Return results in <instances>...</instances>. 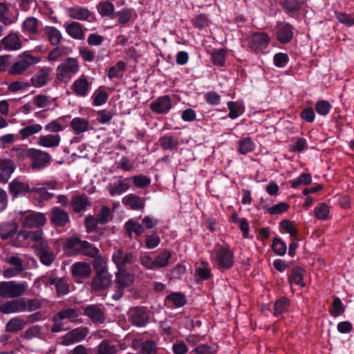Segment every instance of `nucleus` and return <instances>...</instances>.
<instances>
[{
    "mask_svg": "<svg viewBox=\"0 0 354 354\" xmlns=\"http://www.w3.org/2000/svg\"><path fill=\"white\" fill-rule=\"evenodd\" d=\"M80 65L77 58L68 57L59 64L55 71L56 80L67 84L79 73Z\"/></svg>",
    "mask_w": 354,
    "mask_h": 354,
    "instance_id": "1",
    "label": "nucleus"
},
{
    "mask_svg": "<svg viewBox=\"0 0 354 354\" xmlns=\"http://www.w3.org/2000/svg\"><path fill=\"white\" fill-rule=\"evenodd\" d=\"M40 62L37 57L31 55L28 51L19 55L15 63L9 68L8 73L12 75L23 74L31 66Z\"/></svg>",
    "mask_w": 354,
    "mask_h": 354,
    "instance_id": "2",
    "label": "nucleus"
},
{
    "mask_svg": "<svg viewBox=\"0 0 354 354\" xmlns=\"http://www.w3.org/2000/svg\"><path fill=\"white\" fill-rule=\"evenodd\" d=\"M15 218L19 220L24 227H39L44 225L46 222V218L44 214L30 210L16 212Z\"/></svg>",
    "mask_w": 354,
    "mask_h": 354,
    "instance_id": "3",
    "label": "nucleus"
},
{
    "mask_svg": "<svg viewBox=\"0 0 354 354\" xmlns=\"http://www.w3.org/2000/svg\"><path fill=\"white\" fill-rule=\"evenodd\" d=\"M28 288V283L15 281L0 282V296L3 298H15L21 296Z\"/></svg>",
    "mask_w": 354,
    "mask_h": 354,
    "instance_id": "4",
    "label": "nucleus"
},
{
    "mask_svg": "<svg viewBox=\"0 0 354 354\" xmlns=\"http://www.w3.org/2000/svg\"><path fill=\"white\" fill-rule=\"evenodd\" d=\"M23 156L31 160L34 169H41L46 167L50 161L49 153L39 149L30 148L22 152Z\"/></svg>",
    "mask_w": 354,
    "mask_h": 354,
    "instance_id": "5",
    "label": "nucleus"
},
{
    "mask_svg": "<svg viewBox=\"0 0 354 354\" xmlns=\"http://www.w3.org/2000/svg\"><path fill=\"white\" fill-rule=\"evenodd\" d=\"M92 84V81L88 77L82 75L73 82L70 89L75 96L84 98L88 95Z\"/></svg>",
    "mask_w": 354,
    "mask_h": 354,
    "instance_id": "6",
    "label": "nucleus"
},
{
    "mask_svg": "<svg viewBox=\"0 0 354 354\" xmlns=\"http://www.w3.org/2000/svg\"><path fill=\"white\" fill-rule=\"evenodd\" d=\"M270 41L269 35L264 32H257L251 34L248 37V47L255 53L262 51L266 48Z\"/></svg>",
    "mask_w": 354,
    "mask_h": 354,
    "instance_id": "7",
    "label": "nucleus"
},
{
    "mask_svg": "<svg viewBox=\"0 0 354 354\" xmlns=\"http://www.w3.org/2000/svg\"><path fill=\"white\" fill-rule=\"evenodd\" d=\"M232 251L225 247H221L216 252V265L219 268L229 269L234 265Z\"/></svg>",
    "mask_w": 354,
    "mask_h": 354,
    "instance_id": "8",
    "label": "nucleus"
},
{
    "mask_svg": "<svg viewBox=\"0 0 354 354\" xmlns=\"http://www.w3.org/2000/svg\"><path fill=\"white\" fill-rule=\"evenodd\" d=\"M88 333V330L85 327L75 328L64 335L61 339V344L69 346L85 339Z\"/></svg>",
    "mask_w": 354,
    "mask_h": 354,
    "instance_id": "9",
    "label": "nucleus"
},
{
    "mask_svg": "<svg viewBox=\"0 0 354 354\" xmlns=\"http://www.w3.org/2000/svg\"><path fill=\"white\" fill-rule=\"evenodd\" d=\"M131 347L139 352L136 353H128L127 354H151L156 350V345L152 340L136 338L132 340Z\"/></svg>",
    "mask_w": 354,
    "mask_h": 354,
    "instance_id": "10",
    "label": "nucleus"
},
{
    "mask_svg": "<svg viewBox=\"0 0 354 354\" xmlns=\"http://www.w3.org/2000/svg\"><path fill=\"white\" fill-rule=\"evenodd\" d=\"M112 282V275L109 272L95 273L91 281V288L94 290H104L109 288Z\"/></svg>",
    "mask_w": 354,
    "mask_h": 354,
    "instance_id": "11",
    "label": "nucleus"
},
{
    "mask_svg": "<svg viewBox=\"0 0 354 354\" xmlns=\"http://www.w3.org/2000/svg\"><path fill=\"white\" fill-rule=\"evenodd\" d=\"M35 252L39 257L41 263L45 266H49L55 260V255L50 250L47 242H41L37 246Z\"/></svg>",
    "mask_w": 354,
    "mask_h": 354,
    "instance_id": "12",
    "label": "nucleus"
},
{
    "mask_svg": "<svg viewBox=\"0 0 354 354\" xmlns=\"http://www.w3.org/2000/svg\"><path fill=\"white\" fill-rule=\"evenodd\" d=\"M135 281L134 274L124 269L118 270L115 272V283L118 289H124L133 284Z\"/></svg>",
    "mask_w": 354,
    "mask_h": 354,
    "instance_id": "13",
    "label": "nucleus"
},
{
    "mask_svg": "<svg viewBox=\"0 0 354 354\" xmlns=\"http://www.w3.org/2000/svg\"><path fill=\"white\" fill-rule=\"evenodd\" d=\"M133 256L131 252H124L120 249H115L112 254V261L118 270L124 269L127 264L133 262Z\"/></svg>",
    "mask_w": 354,
    "mask_h": 354,
    "instance_id": "14",
    "label": "nucleus"
},
{
    "mask_svg": "<svg viewBox=\"0 0 354 354\" xmlns=\"http://www.w3.org/2000/svg\"><path fill=\"white\" fill-rule=\"evenodd\" d=\"M21 41L16 33H10L0 41V47L6 50H18L21 48Z\"/></svg>",
    "mask_w": 354,
    "mask_h": 354,
    "instance_id": "15",
    "label": "nucleus"
},
{
    "mask_svg": "<svg viewBox=\"0 0 354 354\" xmlns=\"http://www.w3.org/2000/svg\"><path fill=\"white\" fill-rule=\"evenodd\" d=\"M70 128L75 136H83L89 130L90 123L86 118L75 117L70 122Z\"/></svg>",
    "mask_w": 354,
    "mask_h": 354,
    "instance_id": "16",
    "label": "nucleus"
},
{
    "mask_svg": "<svg viewBox=\"0 0 354 354\" xmlns=\"http://www.w3.org/2000/svg\"><path fill=\"white\" fill-rule=\"evenodd\" d=\"M0 310L6 314L24 312L26 310V304L24 299L11 300L2 304Z\"/></svg>",
    "mask_w": 354,
    "mask_h": 354,
    "instance_id": "17",
    "label": "nucleus"
},
{
    "mask_svg": "<svg viewBox=\"0 0 354 354\" xmlns=\"http://www.w3.org/2000/svg\"><path fill=\"white\" fill-rule=\"evenodd\" d=\"M51 72L52 69L50 67L41 68L39 72L30 79L32 85L37 88L46 85L50 79Z\"/></svg>",
    "mask_w": 354,
    "mask_h": 354,
    "instance_id": "18",
    "label": "nucleus"
},
{
    "mask_svg": "<svg viewBox=\"0 0 354 354\" xmlns=\"http://www.w3.org/2000/svg\"><path fill=\"white\" fill-rule=\"evenodd\" d=\"M151 109L157 113H167L171 108L170 97L167 95L160 97L150 105Z\"/></svg>",
    "mask_w": 354,
    "mask_h": 354,
    "instance_id": "19",
    "label": "nucleus"
},
{
    "mask_svg": "<svg viewBox=\"0 0 354 354\" xmlns=\"http://www.w3.org/2000/svg\"><path fill=\"white\" fill-rule=\"evenodd\" d=\"M15 169L13 162L10 160H0V182L7 183Z\"/></svg>",
    "mask_w": 354,
    "mask_h": 354,
    "instance_id": "20",
    "label": "nucleus"
},
{
    "mask_svg": "<svg viewBox=\"0 0 354 354\" xmlns=\"http://www.w3.org/2000/svg\"><path fill=\"white\" fill-rule=\"evenodd\" d=\"M46 283L47 285L55 286L58 297L66 295L69 292L68 283L66 280L63 278L49 277L47 278Z\"/></svg>",
    "mask_w": 354,
    "mask_h": 354,
    "instance_id": "21",
    "label": "nucleus"
},
{
    "mask_svg": "<svg viewBox=\"0 0 354 354\" xmlns=\"http://www.w3.org/2000/svg\"><path fill=\"white\" fill-rule=\"evenodd\" d=\"M64 28L67 34L75 39H82L84 37V32L82 26L75 21L66 22Z\"/></svg>",
    "mask_w": 354,
    "mask_h": 354,
    "instance_id": "22",
    "label": "nucleus"
},
{
    "mask_svg": "<svg viewBox=\"0 0 354 354\" xmlns=\"http://www.w3.org/2000/svg\"><path fill=\"white\" fill-rule=\"evenodd\" d=\"M17 239L19 240H24V241H32L35 243L34 245L35 250H37V246L41 243V242H46L43 239V232L41 230H37V231H32V232H20L17 234Z\"/></svg>",
    "mask_w": 354,
    "mask_h": 354,
    "instance_id": "23",
    "label": "nucleus"
},
{
    "mask_svg": "<svg viewBox=\"0 0 354 354\" xmlns=\"http://www.w3.org/2000/svg\"><path fill=\"white\" fill-rule=\"evenodd\" d=\"M122 203L133 210H142L145 207L144 200L133 194L125 196L122 198Z\"/></svg>",
    "mask_w": 354,
    "mask_h": 354,
    "instance_id": "24",
    "label": "nucleus"
},
{
    "mask_svg": "<svg viewBox=\"0 0 354 354\" xmlns=\"http://www.w3.org/2000/svg\"><path fill=\"white\" fill-rule=\"evenodd\" d=\"M60 141L61 137L59 134H48L40 136L38 138L37 143L43 147L53 148L58 147Z\"/></svg>",
    "mask_w": 354,
    "mask_h": 354,
    "instance_id": "25",
    "label": "nucleus"
},
{
    "mask_svg": "<svg viewBox=\"0 0 354 354\" xmlns=\"http://www.w3.org/2000/svg\"><path fill=\"white\" fill-rule=\"evenodd\" d=\"M10 189L12 194L15 196L24 195L29 192H33V187L30 188L28 183L17 180H13L10 184Z\"/></svg>",
    "mask_w": 354,
    "mask_h": 354,
    "instance_id": "26",
    "label": "nucleus"
},
{
    "mask_svg": "<svg viewBox=\"0 0 354 354\" xmlns=\"http://www.w3.org/2000/svg\"><path fill=\"white\" fill-rule=\"evenodd\" d=\"M51 221L56 225L63 226L68 222L69 216L65 211L55 207L51 210Z\"/></svg>",
    "mask_w": 354,
    "mask_h": 354,
    "instance_id": "27",
    "label": "nucleus"
},
{
    "mask_svg": "<svg viewBox=\"0 0 354 354\" xmlns=\"http://www.w3.org/2000/svg\"><path fill=\"white\" fill-rule=\"evenodd\" d=\"M131 318L133 324L136 326H144L148 322V316L146 312L139 308H136L131 310Z\"/></svg>",
    "mask_w": 354,
    "mask_h": 354,
    "instance_id": "28",
    "label": "nucleus"
},
{
    "mask_svg": "<svg viewBox=\"0 0 354 354\" xmlns=\"http://www.w3.org/2000/svg\"><path fill=\"white\" fill-rule=\"evenodd\" d=\"M67 14L71 18L82 21L88 20L91 15L87 8L80 6L67 8Z\"/></svg>",
    "mask_w": 354,
    "mask_h": 354,
    "instance_id": "29",
    "label": "nucleus"
},
{
    "mask_svg": "<svg viewBox=\"0 0 354 354\" xmlns=\"http://www.w3.org/2000/svg\"><path fill=\"white\" fill-rule=\"evenodd\" d=\"M84 313L88 316L93 322L102 323L104 320V315L99 307L95 305H90L84 308Z\"/></svg>",
    "mask_w": 354,
    "mask_h": 354,
    "instance_id": "30",
    "label": "nucleus"
},
{
    "mask_svg": "<svg viewBox=\"0 0 354 354\" xmlns=\"http://www.w3.org/2000/svg\"><path fill=\"white\" fill-rule=\"evenodd\" d=\"M71 272L73 276L87 277L91 272V268L87 263L77 262L71 266Z\"/></svg>",
    "mask_w": 354,
    "mask_h": 354,
    "instance_id": "31",
    "label": "nucleus"
},
{
    "mask_svg": "<svg viewBox=\"0 0 354 354\" xmlns=\"http://www.w3.org/2000/svg\"><path fill=\"white\" fill-rule=\"evenodd\" d=\"M129 189V185L125 180H119L111 183L108 186L109 194L111 196L120 195Z\"/></svg>",
    "mask_w": 354,
    "mask_h": 354,
    "instance_id": "32",
    "label": "nucleus"
},
{
    "mask_svg": "<svg viewBox=\"0 0 354 354\" xmlns=\"http://www.w3.org/2000/svg\"><path fill=\"white\" fill-rule=\"evenodd\" d=\"M255 143L249 137H245L238 142V151L239 153L245 155L252 152L255 149Z\"/></svg>",
    "mask_w": 354,
    "mask_h": 354,
    "instance_id": "33",
    "label": "nucleus"
},
{
    "mask_svg": "<svg viewBox=\"0 0 354 354\" xmlns=\"http://www.w3.org/2000/svg\"><path fill=\"white\" fill-rule=\"evenodd\" d=\"M48 41L53 46H57L62 40V36L61 32L55 27L47 26L44 30Z\"/></svg>",
    "mask_w": 354,
    "mask_h": 354,
    "instance_id": "34",
    "label": "nucleus"
},
{
    "mask_svg": "<svg viewBox=\"0 0 354 354\" xmlns=\"http://www.w3.org/2000/svg\"><path fill=\"white\" fill-rule=\"evenodd\" d=\"M227 107L230 111L228 116L232 120L239 118L245 111V106L243 104L233 101L227 102Z\"/></svg>",
    "mask_w": 354,
    "mask_h": 354,
    "instance_id": "35",
    "label": "nucleus"
},
{
    "mask_svg": "<svg viewBox=\"0 0 354 354\" xmlns=\"http://www.w3.org/2000/svg\"><path fill=\"white\" fill-rule=\"evenodd\" d=\"M18 225L16 223H6L0 224V238L4 239L10 237L17 232Z\"/></svg>",
    "mask_w": 354,
    "mask_h": 354,
    "instance_id": "36",
    "label": "nucleus"
},
{
    "mask_svg": "<svg viewBox=\"0 0 354 354\" xmlns=\"http://www.w3.org/2000/svg\"><path fill=\"white\" fill-rule=\"evenodd\" d=\"M83 241L77 237H72L66 240L64 248L70 253L80 254Z\"/></svg>",
    "mask_w": 354,
    "mask_h": 354,
    "instance_id": "37",
    "label": "nucleus"
},
{
    "mask_svg": "<svg viewBox=\"0 0 354 354\" xmlns=\"http://www.w3.org/2000/svg\"><path fill=\"white\" fill-rule=\"evenodd\" d=\"M293 35L292 27L286 24L279 28L277 32V39L281 43H288Z\"/></svg>",
    "mask_w": 354,
    "mask_h": 354,
    "instance_id": "38",
    "label": "nucleus"
},
{
    "mask_svg": "<svg viewBox=\"0 0 354 354\" xmlns=\"http://www.w3.org/2000/svg\"><path fill=\"white\" fill-rule=\"evenodd\" d=\"M171 257V254L167 250H165L154 259L156 270L165 268L168 266L169 261Z\"/></svg>",
    "mask_w": 354,
    "mask_h": 354,
    "instance_id": "39",
    "label": "nucleus"
},
{
    "mask_svg": "<svg viewBox=\"0 0 354 354\" xmlns=\"http://www.w3.org/2000/svg\"><path fill=\"white\" fill-rule=\"evenodd\" d=\"M289 308V300L286 297H282L275 301L274 306V315L279 316L287 312Z\"/></svg>",
    "mask_w": 354,
    "mask_h": 354,
    "instance_id": "40",
    "label": "nucleus"
},
{
    "mask_svg": "<svg viewBox=\"0 0 354 354\" xmlns=\"http://www.w3.org/2000/svg\"><path fill=\"white\" fill-rule=\"evenodd\" d=\"M42 129V126L39 124H34L28 125L26 127L21 129L19 130V134L21 135L23 140L33 136L39 132H40Z\"/></svg>",
    "mask_w": 354,
    "mask_h": 354,
    "instance_id": "41",
    "label": "nucleus"
},
{
    "mask_svg": "<svg viewBox=\"0 0 354 354\" xmlns=\"http://www.w3.org/2000/svg\"><path fill=\"white\" fill-rule=\"evenodd\" d=\"M37 19L35 17H28L24 22L22 26V31L30 34L37 32Z\"/></svg>",
    "mask_w": 354,
    "mask_h": 354,
    "instance_id": "42",
    "label": "nucleus"
},
{
    "mask_svg": "<svg viewBox=\"0 0 354 354\" xmlns=\"http://www.w3.org/2000/svg\"><path fill=\"white\" fill-rule=\"evenodd\" d=\"M166 299L177 308L182 307L186 303L185 296L180 292H172L167 296Z\"/></svg>",
    "mask_w": 354,
    "mask_h": 354,
    "instance_id": "43",
    "label": "nucleus"
},
{
    "mask_svg": "<svg viewBox=\"0 0 354 354\" xmlns=\"http://www.w3.org/2000/svg\"><path fill=\"white\" fill-rule=\"evenodd\" d=\"M26 326V322L19 317L13 318L6 324V330L9 332H17L22 330Z\"/></svg>",
    "mask_w": 354,
    "mask_h": 354,
    "instance_id": "44",
    "label": "nucleus"
},
{
    "mask_svg": "<svg viewBox=\"0 0 354 354\" xmlns=\"http://www.w3.org/2000/svg\"><path fill=\"white\" fill-rule=\"evenodd\" d=\"M330 207L326 203H319L315 207V216L317 219L326 220L328 218Z\"/></svg>",
    "mask_w": 354,
    "mask_h": 354,
    "instance_id": "45",
    "label": "nucleus"
},
{
    "mask_svg": "<svg viewBox=\"0 0 354 354\" xmlns=\"http://www.w3.org/2000/svg\"><path fill=\"white\" fill-rule=\"evenodd\" d=\"M304 274V270L303 268L300 267L294 268L292 272V277L290 278V282L304 287L305 283L303 281Z\"/></svg>",
    "mask_w": 354,
    "mask_h": 354,
    "instance_id": "46",
    "label": "nucleus"
},
{
    "mask_svg": "<svg viewBox=\"0 0 354 354\" xmlns=\"http://www.w3.org/2000/svg\"><path fill=\"white\" fill-rule=\"evenodd\" d=\"M117 352L116 346L108 341H102L97 346L98 354H116Z\"/></svg>",
    "mask_w": 354,
    "mask_h": 354,
    "instance_id": "47",
    "label": "nucleus"
},
{
    "mask_svg": "<svg viewBox=\"0 0 354 354\" xmlns=\"http://www.w3.org/2000/svg\"><path fill=\"white\" fill-rule=\"evenodd\" d=\"M72 207L75 212H80L85 209L88 205L86 197L83 196H77L73 197L72 200Z\"/></svg>",
    "mask_w": 354,
    "mask_h": 354,
    "instance_id": "48",
    "label": "nucleus"
},
{
    "mask_svg": "<svg viewBox=\"0 0 354 354\" xmlns=\"http://www.w3.org/2000/svg\"><path fill=\"white\" fill-rule=\"evenodd\" d=\"M126 229L129 236L135 233L137 236L141 235L144 232L142 225L133 220H129L126 223Z\"/></svg>",
    "mask_w": 354,
    "mask_h": 354,
    "instance_id": "49",
    "label": "nucleus"
},
{
    "mask_svg": "<svg viewBox=\"0 0 354 354\" xmlns=\"http://www.w3.org/2000/svg\"><path fill=\"white\" fill-rule=\"evenodd\" d=\"M93 268L95 273L106 272L108 271V266L105 259L99 254L94 257Z\"/></svg>",
    "mask_w": 354,
    "mask_h": 354,
    "instance_id": "50",
    "label": "nucleus"
},
{
    "mask_svg": "<svg viewBox=\"0 0 354 354\" xmlns=\"http://www.w3.org/2000/svg\"><path fill=\"white\" fill-rule=\"evenodd\" d=\"M80 254L90 257H95L99 254V250L93 245L84 241Z\"/></svg>",
    "mask_w": 354,
    "mask_h": 354,
    "instance_id": "51",
    "label": "nucleus"
},
{
    "mask_svg": "<svg viewBox=\"0 0 354 354\" xmlns=\"http://www.w3.org/2000/svg\"><path fill=\"white\" fill-rule=\"evenodd\" d=\"M329 312L331 316L336 317L341 315L344 312V307L341 301L338 297L334 299L333 305L329 309Z\"/></svg>",
    "mask_w": 354,
    "mask_h": 354,
    "instance_id": "52",
    "label": "nucleus"
},
{
    "mask_svg": "<svg viewBox=\"0 0 354 354\" xmlns=\"http://www.w3.org/2000/svg\"><path fill=\"white\" fill-rule=\"evenodd\" d=\"M112 218L111 210L107 206H103L97 215L96 223H106Z\"/></svg>",
    "mask_w": 354,
    "mask_h": 354,
    "instance_id": "53",
    "label": "nucleus"
},
{
    "mask_svg": "<svg viewBox=\"0 0 354 354\" xmlns=\"http://www.w3.org/2000/svg\"><path fill=\"white\" fill-rule=\"evenodd\" d=\"M312 180L310 174L303 173L299 177L290 181L292 187L296 188L300 185H306L309 184Z\"/></svg>",
    "mask_w": 354,
    "mask_h": 354,
    "instance_id": "54",
    "label": "nucleus"
},
{
    "mask_svg": "<svg viewBox=\"0 0 354 354\" xmlns=\"http://www.w3.org/2000/svg\"><path fill=\"white\" fill-rule=\"evenodd\" d=\"M160 145L162 149L165 150H172L177 147L178 142V140L171 136H164L160 140Z\"/></svg>",
    "mask_w": 354,
    "mask_h": 354,
    "instance_id": "55",
    "label": "nucleus"
},
{
    "mask_svg": "<svg viewBox=\"0 0 354 354\" xmlns=\"http://www.w3.org/2000/svg\"><path fill=\"white\" fill-rule=\"evenodd\" d=\"M99 13L102 16H111L114 11L113 3L108 1H101L97 6Z\"/></svg>",
    "mask_w": 354,
    "mask_h": 354,
    "instance_id": "56",
    "label": "nucleus"
},
{
    "mask_svg": "<svg viewBox=\"0 0 354 354\" xmlns=\"http://www.w3.org/2000/svg\"><path fill=\"white\" fill-rule=\"evenodd\" d=\"M272 249L276 254L283 256L286 252L287 247L281 239L275 238L272 242Z\"/></svg>",
    "mask_w": 354,
    "mask_h": 354,
    "instance_id": "57",
    "label": "nucleus"
},
{
    "mask_svg": "<svg viewBox=\"0 0 354 354\" xmlns=\"http://www.w3.org/2000/svg\"><path fill=\"white\" fill-rule=\"evenodd\" d=\"M93 97V105L98 106L104 104L106 102L108 99V94L105 91L98 89L94 93Z\"/></svg>",
    "mask_w": 354,
    "mask_h": 354,
    "instance_id": "58",
    "label": "nucleus"
},
{
    "mask_svg": "<svg viewBox=\"0 0 354 354\" xmlns=\"http://www.w3.org/2000/svg\"><path fill=\"white\" fill-rule=\"evenodd\" d=\"M304 0H285L283 7L288 12H297L300 9Z\"/></svg>",
    "mask_w": 354,
    "mask_h": 354,
    "instance_id": "59",
    "label": "nucleus"
},
{
    "mask_svg": "<svg viewBox=\"0 0 354 354\" xmlns=\"http://www.w3.org/2000/svg\"><path fill=\"white\" fill-rule=\"evenodd\" d=\"M140 262L146 269L156 270L154 259L146 253L140 254Z\"/></svg>",
    "mask_w": 354,
    "mask_h": 354,
    "instance_id": "60",
    "label": "nucleus"
},
{
    "mask_svg": "<svg viewBox=\"0 0 354 354\" xmlns=\"http://www.w3.org/2000/svg\"><path fill=\"white\" fill-rule=\"evenodd\" d=\"M29 83L21 80H17L11 82L8 86V90L11 92H17L19 91H24L29 88Z\"/></svg>",
    "mask_w": 354,
    "mask_h": 354,
    "instance_id": "61",
    "label": "nucleus"
},
{
    "mask_svg": "<svg viewBox=\"0 0 354 354\" xmlns=\"http://www.w3.org/2000/svg\"><path fill=\"white\" fill-rule=\"evenodd\" d=\"M288 57L286 54L283 53H279L274 55L273 61L274 64L279 68H283L286 66L288 62Z\"/></svg>",
    "mask_w": 354,
    "mask_h": 354,
    "instance_id": "62",
    "label": "nucleus"
},
{
    "mask_svg": "<svg viewBox=\"0 0 354 354\" xmlns=\"http://www.w3.org/2000/svg\"><path fill=\"white\" fill-rule=\"evenodd\" d=\"M330 104L326 100L319 101L315 105L317 113L321 115H327L330 110Z\"/></svg>",
    "mask_w": 354,
    "mask_h": 354,
    "instance_id": "63",
    "label": "nucleus"
},
{
    "mask_svg": "<svg viewBox=\"0 0 354 354\" xmlns=\"http://www.w3.org/2000/svg\"><path fill=\"white\" fill-rule=\"evenodd\" d=\"M336 17L339 23L343 24L347 26L354 25V17L351 15L344 12L336 13Z\"/></svg>",
    "mask_w": 354,
    "mask_h": 354,
    "instance_id": "64",
    "label": "nucleus"
}]
</instances>
